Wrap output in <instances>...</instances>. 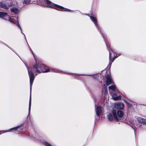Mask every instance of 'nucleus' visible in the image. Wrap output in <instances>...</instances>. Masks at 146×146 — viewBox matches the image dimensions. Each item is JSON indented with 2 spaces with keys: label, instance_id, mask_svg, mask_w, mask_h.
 I'll return each mask as SVG.
<instances>
[{
  "label": "nucleus",
  "instance_id": "412c9836",
  "mask_svg": "<svg viewBox=\"0 0 146 146\" xmlns=\"http://www.w3.org/2000/svg\"><path fill=\"white\" fill-rule=\"evenodd\" d=\"M104 94L105 96L107 94H108V91L107 89H104Z\"/></svg>",
  "mask_w": 146,
  "mask_h": 146
},
{
  "label": "nucleus",
  "instance_id": "4468645a",
  "mask_svg": "<svg viewBox=\"0 0 146 146\" xmlns=\"http://www.w3.org/2000/svg\"><path fill=\"white\" fill-rule=\"evenodd\" d=\"M11 11L15 14H17L18 13V9L15 8H13L10 9Z\"/></svg>",
  "mask_w": 146,
  "mask_h": 146
},
{
  "label": "nucleus",
  "instance_id": "dca6fc26",
  "mask_svg": "<svg viewBox=\"0 0 146 146\" xmlns=\"http://www.w3.org/2000/svg\"><path fill=\"white\" fill-rule=\"evenodd\" d=\"M23 3L27 5H29L31 3V1L30 0H24Z\"/></svg>",
  "mask_w": 146,
  "mask_h": 146
},
{
  "label": "nucleus",
  "instance_id": "a211bd4d",
  "mask_svg": "<svg viewBox=\"0 0 146 146\" xmlns=\"http://www.w3.org/2000/svg\"><path fill=\"white\" fill-rule=\"evenodd\" d=\"M109 59H110V60L111 58V55L112 53H113V52L112 50H109Z\"/></svg>",
  "mask_w": 146,
  "mask_h": 146
},
{
  "label": "nucleus",
  "instance_id": "423d86ee",
  "mask_svg": "<svg viewBox=\"0 0 146 146\" xmlns=\"http://www.w3.org/2000/svg\"><path fill=\"white\" fill-rule=\"evenodd\" d=\"M115 107L119 109H123L124 108V105L122 103L116 104Z\"/></svg>",
  "mask_w": 146,
  "mask_h": 146
},
{
  "label": "nucleus",
  "instance_id": "39448f33",
  "mask_svg": "<svg viewBox=\"0 0 146 146\" xmlns=\"http://www.w3.org/2000/svg\"><path fill=\"white\" fill-rule=\"evenodd\" d=\"M15 130V133H19L20 130V128L19 126L10 129L9 130L3 131L4 132H6L11 131L12 130Z\"/></svg>",
  "mask_w": 146,
  "mask_h": 146
},
{
  "label": "nucleus",
  "instance_id": "f257e3e1",
  "mask_svg": "<svg viewBox=\"0 0 146 146\" xmlns=\"http://www.w3.org/2000/svg\"><path fill=\"white\" fill-rule=\"evenodd\" d=\"M47 68H48V67L44 64H42L41 63H36V64L34 66L33 68H29L27 67L28 71L29 76L30 84V94L29 108V113L30 111L31 106V86L35 78V77L33 71H34L35 72H36L38 73H40L41 72H48L54 71L55 72H56V70H54L52 69H49Z\"/></svg>",
  "mask_w": 146,
  "mask_h": 146
},
{
  "label": "nucleus",
  "instance_id": "bb28decb",
  "mask_svg": "<svg viewBox=\"0 0 146 146\" xmlns=\"http://www.w3.org/2000/svg\"><path fill=\"white\" fill-rule=\"evenodd\" d=\"M32 52L33 54V56H34V55L33 53V52Z\"/></svg>",
  "mask_w": 146,
  "mask_h": 146
},
{
  "label": "nucleus",
  "instance_id": "393cba45",
  "mask_svg": "<svg viewBox=\"0 0 146 146\" xmlns=\"http://www.w3.org/2000/svg\"><path fill=\"white\" fill-rule=\"evenodd\" d=\"M105 42L106 44V46H107V43L105 41Z\"/></svg>",
  "mask_w": 146,
  "mask_h": 146
},
{
  "label": "nucleus",
  "instance_id": "6e6552de",
  "mask_svg": "<svg viewBox=\"0 0 146 146\" xmlns=\"http://www.w3.org/2000/svg\"><path fill=\"white\" fill-rule=\"evenodd\" d=\"M106 84L108 86L110 85V84H112V80L110 76L108 75L106 76Z\"/></svg>",
  "mask_w": 146,
  "mask_h": 146
},
{
  "label": "nucleus",
  "instance_id": "1a4fd4ad",
  "mask_svg": "<svg viewBox=\"0 0 146 146\" xmlns=\"http://www.w3.org/2000/svg\"><path fill=\"white\" fill-rule=\"evenodd\" d=\"M112 97L113 99L115 100H119L121 98V96L119 94L117 95L115 94L112 95Z\"/></svg>",
  "mask_w": 146,
  "mask_h": 146
},
{
  "label": "nucleus",
  "instance_id": "cd10ccee",
  "mask_svg": "<svg viewBox=\"0 0 146 146\" xmlns=\"http://www.w3.org/2000/svg\"><path fill=\"white\" fill-rule=\"evenodd\" d=\"M100 33H101V34H102V33H101V31H100Z\"/></svg>",
  "mask_w": 146,
  "mask_h": 146
},
{
  "label": "nucleus",
  "instance_id": "f8f14e48",
  "mask_svg": "<svg viewBox=\"0 0 146 146\" xmlns=\"http://www.w3.org/2000/svg\"><path fill=\"white\" fill-rule=\"evenodd\" d=\"M90 18L94 22V24L98 28V29H99L98 28V26L97 24V21L96 18L93 16H91L90 17Z\"/></svg>",
  "mask_w": 146,
  "mask_h": 146
},
{
  "label": "nucleus",
  "instance_id": "6ab92c4d",
  "mask_svg": "<svg viewBox=\"0 0 146 146\" xmlns=\"http://www.w3.org/2000/svg\"><path fill=\"white\" fill-rule=\"evenodd\" d=\"M43 144L46 146H52V145L46 141H44L43 142Z\"/></svg>",
  "mask_w": 146,
  "mask_h": 146
},
{
  "label": "nucleus",
  "instance_id": "5701e85b",
  "mask_svg": "<svg viewBox=\"0 0 146 146\" xmlns=\"http://www.w3.org/2000/svg\"><path fill=\"white\" fill-rule=\"evenodd\" d=\"M125 102L126 103V104H127L129 107H131V105L128 102H127L126 101H125Z\"/></svg>",
  "mask_w": 146,
  "mask_h": 146
},
{
  "label": "nucleus",
  "instance_id": "2eb2a0df",
  "mask_svg": "<svg viewBox=\"0 0 146 146\" xmlns=\"http://www.w3.org/2000/svg\"><path fill=\"white\" fill-rule=\"evenodd\" d=\"M0 6L1 7L5 9H7L8 7L4 4L2 3H0Z\"/></svg>",
  "mask_w": 146,
  "mask_h": 146
},
{
  "label": "nucleus",
  "instance_id": "aec40b11",
  "mask_svg": "<svg viewBox=\"0 0 146 146\" xmlns=\"http://www.w3.org/2000/svg\"><path fill=\"white\" fill-rule=\"evenodd\" d=\"M8 18H9L8 20L9 21L15 24L14 21H13V19H12V17L11 18L8 17Z\"/></svg>",
  "mask_w": 146,
  "mask_h": 146
},
{
  "label": "nucleus",
  "instance_id": "7ed1b4c3",
  "mask_svg": "<svg viewBox=\"0 0 146 146\" xmlns=\"http://www.w3.org/2000/svg\"><path fill=\"white\" fill-rule=\"evenodd\" d=\"M116 111L113 109L112 111V113L109 114L107 116L108 119L110 120H112L114 119L116 120H118V119L116 114Z\"/></svg>",
  "mask_w": 146,
  "mask_h": 146
},
{
  "label": "nucleus",
  "instance_id": "0eeeda50",
  "mask_svg": "<svg viewBox=\"0 0 146 146\" xmlns=\"http://www.w3.org/2000/svg\"><path fill=\"white\" fill-rule=\"evenodd\" d=\"M12 17L13 19V21H14L15 24L17 26L21 29V31L22 29L19 23L18 19L16 17ZM21 33H22L21 31Z\"/></svg>",
  "mask_w": 146,
  "mask_h": 146
},
{
  "label": "nucleus",
  "instance_id": "4be33fe9",
  "mask_svg": "<svg viewBox=\"0 0 146 146\" xmlns=\"http://www.w3.org/2000/svg\"><path fill=\"white\" fill-rule=\"evenodd\" d=\"M13 5V3L12 2H10V3L8 4L7 5V6L8 7H8L12 6Z\"/></svg>",
  "mask_w": 146,
  "mask_h": 146
},
{
  "label": "nucleus",
  "instance_id": "9d476101",
  "mask_svg": "<svg viewBox=\"0 0 146 146\" xmlns=\"http://www.w3.org/2000/svg\"><path fill=\"white\" fill-rule=\"evenodd\" d=\"M137 120L140 123H146V119L140 117H138L137 118Z\"/></svg>",
  "mask_w": 146,
  "mask_h": 146
},
{
  "label": "nucleus",
  "instance_id": "c85d7f7f",
  "mask_svg": "<svg viewBox=\"0 0 146 146\" xmlns=\"http://www.w3.org/2000/svg\"><path fill=\"white\" fill-rule=\"evenodd\" d=\"M114 59H113V60L112 61V62L113 61V60H114Z\"/></svg>",
  "mask_w": 146,
  "mask_h": 146
},
{
  "label": "nucleus",
  "instance_id": "9b49d317",
  "mask_svg": "<svg viewBox=\"0 0 146 146\" xmlns=\"http://www.w3.org/2000/svg\"><path fill=\"white\" fill-rule=\"evenodd\" d=\"M116 114L117 116L119 117H122L124 115V113L122 111L118 110L117 111H116Z\"/></svg>",
  "mask_w": 146,
  "mask_h": 146
},
{
  "label": "nucleus",
  "instance_id": "f03ea898",
  "mask_svg": "<svg viewBox=\"0 0 146 146\" xmlns=\"http://www.w3.org/2000/svg\"><path fill=\"white\" fill-rule=\"evenodd\" d=\"M37 3L41 6H45L46 7L54 8V7L59 8L60 9H64L65 11H70L69 9H64L63 7L58 5L56 4H54L52 2L48 0H39L37 2Z\"/></svg>",
  "mask_w": 146,
  "mask_h": 146
},
{
  "label": "nucleus",
  "instance_id": "b1692460",
  "mask_svg": "<svg viewBox=\"0 0 146 146\" xmlns=\"http://www.w3.org/2000/svg\"><path fill=\"white\" fill-rule=\"evenodd\" d=\"M104 89H107V86L106 84H104Z\"/></svg>",
  "mask_w": 146,
  "mask_h": 146
},
{
  "label": "nucleus",
  "instance_id": "a878e982",
  "mask_svg": "<svg viewBox=\"0 0 146 146\" xmlns=\"http://www.w3.org/2000/svg\"><path fill=\"white\" fill-rule=\"evenodd\" d=\"M102 36H103V38H104V36H103V35H102Z\"/></svg>",
  "mask_w": 146,
  "mask_h": 146
},
{
  "label": "nucleus",
  "instance_id": "20e7f679",
  "mask_svg": "<svg viewBox=\"0 0 146 146\" xmlns=\"http://www.w3.org/2000/svg\"><path fill=\"white\" fill-rule=\"evenodd\" d=\"M102 108L99 106H96L95 105V111L96 115L98 116L100 115L102 113Z\"/></svg>",
  "mask_w": 146,
  "mask_h": 146
},
{
  "label": "nucleus",
  "instance_id": "f3484780",
  "mask_svg": "<svg viewBox=\"0 0 146 146\" xmlns=\"http://www.w3.org/2000/svg\"><path fill=\"white\" fill-rule=\"evenodd\" d=\"M108 88L109 89L112 90L113 91L115 90V86L114 85L109 86Z\"/></svg>",
  "mask_w": 146,
  "mask_h": 146
},
{
  "label": "nucleus",
  "instance_id": "ddd939ff",
  "mask_svg": "<svg viewBox=\"0 0 146 146\" xmlns=\"http://www.w3.org/2000/svg\"><path fill=\"white\" fill-rule=\"evenodd\" d=\"M7 16L6 13L3 12H0V17L3 18Z\"/></svg>",
  "mask_w": 146,
  "mask_h": 146
}]
</instances>
